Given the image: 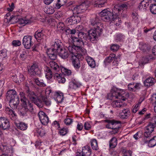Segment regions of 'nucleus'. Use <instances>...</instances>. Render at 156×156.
Here are the masks:
<instances>
[{
	"label": "nucleus",
	"instance_id": "09e8293b",
	"mask_svg": "<svg viewBox=\"0 0 156 156\" xmlns=\"http://www.w3.org/2000/svg\"><path fill=\"white\" fill-rule=\"evenodd\" d=\"M119 6L121 11L123 12L127 9L128 7L130 6V5L128 2H126Z\"/></svg>",
	"mask_w": 156,
	"mask_h": 156
},
{
	"label": "nucleus",
	"instance_id": "1a4fd4ad",
	"mask_svg": "<svg viewBox=\"0 0 156 156\" xmlns=\"http://www.w3.org/2000/svg\"><path fill=\"white\" fill-rule=\"evenodd\" d=\"M0 150L8 155H12L13 152V148L11 146H8L5 143H2L0 144Z\"/></svg>",
	"mask_w": 156,
	"mask_h": 156
},
{
	"label": "nucleus",
	"instance_id": "f03ea898",
	"mask_svg": "<svg viewBox=\"0 0 156 156\" xmlns=\"http://www.w3.org/2000/svg\"><path fill=\"white\" fill-rule=\"evenodd\" d=\"M124 93V92L123 90L114 87L112 89L110 93L108 95V99H110L117 98L124 101L126 98L122 95Z\"/></svg>",
	"mask_w": 156,
	"mask_h": 156
},
{
	"label": "nucleus",
	"instance_id": "5701e85b",
	"mask_svg": "<svg viewBox=\"0 0 156 156\" xmlns=\"http://www.w3.org/2000/svg\"><path fill=\"white\" fill-rule=\"evenodd\" d=\"M30 107L28 106H22V108L20 111L19 114L21 116L24 117L27 115V113L29 110L31 112L34 110H31Z\"/></svg>",
	"mask_w": 156,
	"mask_h": 156
},
{
	"label": "nucleus",
	"instance_id": "a878e982",
	"mask_svg": "<svg viewBox=\"0 0 156 156\" xmlns=\"http://www.w3.org/2000/svg\"><path fill=\"white\" fill-rule=\"evenodd\" d=\"M38 70V68L37 65L35 63L34 64L30 66V68L28 69V71L31 75H35L38 74V73H37Z\"/></svg>",
	"mask_w": 156,
	"mask_h": 156
},
{
	"label": "nucleus",
	"instance_id": "e2e57ef3",
	"mask_svg": "<svg viewBox=\"0 0 156 156\" xmlns=\"http://www.w3.org/2000/svg\"><path fill=\"white\" fill-rule=\"evenodd\" d=\"M12 44L15 47L20 46L21 44V42L18 40H14L12 42Z\"/></svg>",
	"mask_w": 156,
	"mask_h": 156
},
{
	"label": "nucleus",
	"instance_id": "2f4dec72",
	"mask_svg": "<svg viewBox=\"0 0 156 156\" xmlns=\"http://www.w3.org/2000/svg\"><path fill=\"white\" fill-rule=\"evenodd\" d=\"M153 59V58H152L150 55L147 56L145 57H143L139 62V65L140 66H143L146 64L148 63L150 59Z\"/></svg>",
	"mask_w": 156,
	"mask_h": 156
},
{
	"label": "nucleus",
	"instance_id": "412c9836",
	"mask_svg": "<svg viewBox=\"0 0 156 156\" xmlns=\"http://www.w3.org/2000/svg\"><path fill=\"white\" fill-rule=\"evenodd\" d=\"M47 55L51 59L54 60L57 58L58 51L51 48L48 49L47 51Z\"/></svg>",
	"mask_w": 156,
	"mask_h": 156
},
{
	"label": "nucleus",
	"instance_id": "680f3d73",
	"mask_svg": "<svg viewBox=\"0 0 156 156\" xmlns=\"http://www.w3.org/2000/svg\"><path fill=\"white\" fill-rule=\"evenodd\" d=\"M63 94L62 93H60L57 95L56 97L57 100L59 102H62L63 99Z\"/></svg>",
	"mask_w": 156,
	"mask_h": 156
},
{
	"label": "nucleus",
	"instance_id": "7c9ffc66",
	"mask_svg": "<svg viewBox=\"0 0 156 156\" xmlns=\"http://www.w3.org/2000/svg\"><path fill=\"white\" fill-rule=\"evenodd\" d=\"M44 71L46 78L48 80H50L54 75L51 69L48 67H46Z\"/></svg>",
	"mask_w": 156,
	"mask_h": 156
},
{
	"label": "nucleus",
	"instance_id": "b1692460",
	"mask_svg": "<svg viewBox=\"0 0 156 156\" xmlns=\"http://www.w3.org/2000/svg\"><path fill=\"white\" fill-rule=\"evenodd\" d=\"M49 65L50 67L54 70L55 73L60 72L61 68L55 62L53 61H50L49 62Z\"/></svg>",
	"mask_w": 156,
	"mask_h": 156
},
{
	"label": "nucleus",
	"instance_id": "c9c22d12",
	"mask_svg": "<svg viewBox=\"0 0 156 156\" xmlns=\"http://www.w3.org/2000/svg\"><path fill=\"white\" fill-rule=\"evenodd\" d=\"M139 48L144 52H147L151 49L150 46L148 44H147L143 43H141L140 44Z\"/></svg>",
	"mask_w": 156,
	"mask_h": 156
},
{
	"label": "nucleus",
	"instance_id": "6e6552de",
	"mask_svg": "<svg viewBox=\"0 0 156 156\" xmlns=\"http://www.w3.org/2000/svg\"><path fill=\"white\" fill-rule=\"evenodd\" d=\"M20 101L22 103V106H28L30 107L31 110H34L33 104L30 102L26 97L25 94L23 92H20Z\"/></svg>",
	"mask_w": 156,
	"mask_h": 156
},
{
	"label": "nucleus",
	"instance_id": "c03bdc74",
	"mask_svg": "<svg viewBox=\"0 0 156 156\" xmlns=\"http://www.w3.org/2000/svg\"><path fill=\"white\" fill-rule=\"evenodd\" d=\"M35 82L38 86L40 87H44L46 86L44 81L40 79L37 78L35 79Z\"/></svg>",
	"mask_w": 156,
	"mask_h": 156
},
{
	"label": "nucleus",
	"instance_id": "423d86ee",
	"mask_svg": "<svg viewBox=\"0 0 156 156\" xmlns=\"http://www.w3.org/2000/svg\"><path fill=\"white\" fill-rule=\"evenodd\" d=\"M83 47H77L75 46H69L68 49L70 53L73 54H77L80 55L81 58L83 55H85L87 54V51L86 49L83 48Z\"/></svg>",
	"mask_w": 156,
	"mask_h": 156
},
{
	"label": "nucleus",
	"instance_id": "9d476101",
	"mask_svg": "<svg viewBox=\"0 0 156 156\" xmlns=\"http://www.w3.org/2000/svg\"><path fill=\"white\" fill-rule=\"evenodd\" d=\"M32 37L30 36H24L23 39V44L24 47L27 49H29L33 44L31 41Z\"/></svg>",
	"mask_w": 156,
	"mask_h": 156
},
{
	"label": "nucleus",
	"instance_id": "9b49d317",
	"mask_svg": "<svg viewBox=\"0 0 156 156\" xmlns=\"http://www.w3.org/2000/svg\"><path fill=\"white\" fill-rule=\"evenodd\" d=\"M5 113L8 115L9 118L12 120L16 121L17 119V116L15 112L9 107L5 109Z\"/></svg>",
	"mask_w": 156,
	"mask_h": 156
},
{
	"label": "nucleus",
	"instance_id": "aec40b11",
	"mask_svg": "<svg viewBox=\"0 0 156 156\" xmlns=\"http://www.w3.org/2000/svg\"><path fill=\"white\" fill-rule=\"evenodd\" d=\"M19 98L18 97L9 101V105L13 109H16L19 104Z\"/></svg>",
	"mask_w": 156,
	"mask_h": 156
},
{
	"label": "nucleus",
	"instance_id": "4c0bfd02",
	"mask_svg": "<svg viewBox=\"0 0 156 156\" xmlns=\"http://www.w3.org/2000/svg\"><path fill=\"white\" fill-rule=\"evenodd\" d=\"M112 105L114 108H122L123 107L124 105L122 101H119V100L114 101L112 102Z\"/></svg>",
	"mask_w": 156,
	"mask_h": 156
},
{
	"label": "nucleus",
	"instance_id": "bf43d9fd",
	"mask_svg": "<svg viewBox=\"0 0 156 156\" xmlns=\"http://www.w3.org/2000/svg\"><path fill=\"white\" fill-rule=\"evenodd\" d=\"M68 129L66 128L63 127L59 131V133L60 135L64 136L66 135L68 132Z\"/></svg>",
	"mask_w": 156,
	"mask_h": 156
},
{
	"label": "nucleus",
	"instance_id": "3c124183",
	"mask_svg": "<svg viewBox=\"0 0 156 156\" xmlns=\"http://www.w3.org/2000/svg\"><path fill=\"white\" fill-rule=\"evenodd\" d=\"M40 98H42V100L44 102L45 104L47 106H49L51 105V102L47 99V97L41 94L39 96Z\"/></svg>",
	"mask_w": 156,
	"mask_h": 156
},
{
	"label": "nucleus",
	"instance_id": "a19ab883",
	"mask_svg": "<svg viewBox=\"0 0 156 156\" xmlns=\"http://www.w3.org/2000/svg\"><path fill=\"white\" fill-rule=\"evenodd\" d=\"M107 0H94L95 7H102Z\"/></svg>",
	"mask_w": 156,
	"mask_h": 156
},
{
	"label": "nucleus",
	"instance_id": "cd10ccee",
	"mask_svg": "<svg viewBox=\"0 0 156 156\" xmlns=\"http://www.w3.org/2000/svg\"><path fill=\"white\" fill-rule=\"evenodd\" d=\"M59 56L63 59L67 58L69 56V53L67 50L62 48L58 52Z\"/></svg>",
	"mask_w": 156,
	"mask_h": 156
},
{
	"label": "nucleus",
	"instance_id": "13d9d810",
	"mask_svg": "<svg viewBox=\"0 0 156 156\" xmlns=\"http://www.w3.org/2000/svg\"><path fill=\"white\" fill-rule=\"evenodd\" d=\"M152 132L145 130L144 133V136L145 137V138L144 139V141L146 140H146L147 138L150 139V138L151 137L152 135Z\"/></svg>",
	"mask_w": 156,
	"mask_h": 156
},
{
	"label": "nucleus",
	"instance_id": "4be33fe9",
	"mask_svg": "<svg viewBox=\"0 0 156 156\" xmlns=\"http://www.w3.org/2000/svg\"><path fill=\"white\" fill-rule=\"evenodd\" d=\"M6 97L8 100L9 101L17 97L16 91L14 90H8L6 94Z\"/></svg>",
	"mask_w": 156,
	"mask_h": 156
},
{
	"label": "nucleus",
	"instance_id": "69168bd1",
	"mask_svg": "<svg viewBox=\"0 0 156 156\" xmlns=\"http://www.w3.org/2000/svg\"><path fill=\"white\" fill-rule=\"evenodd\" d=\"M119 47L117 44H112L111 46V49L113 51H116L119 49Z\"/></svg>",
	"mask_w": 156,
	"mask_h": 156
},
{
	"label": "nucleus",
	"instance_id": "79ce46f5",
	"mask_svg": "<svg viewBox=\"0 0 156 156\" xmlns=\"http://www.w3.org/2000/svg\"><path fill=\"white\" fill-rule=\"evenodd\" d=\"M91 147L93 150H97L98 149V147L97 140L95 139L91 140L90 141Z\"/></svg>",
	"mask_w": 156,
	"mask_h": 156
},
{
	"label": "nucleus",
	"instance_id": "72a5a7b5",
	"mask_svg": "<svg viewBox=\"0 0 156 156\" xmlns=\"http://www.w3.org/2000/svg\"><path fill=\"white\" fill-rule=\"evenodd\" d=\"M86 60L89 66L91 68H94L96 66L94 60L91 57L87 56L86 58Z\"/></svg>",
	"mask_w": 156,
	"mask_h": 156
},
{
	"label": "nucleus",
	"instance_id": "0eeeda50",
	"mask_svg": "<svg viewBox=\"0 0 156 156\" xmlns=\"http://www.w3.org/2000/svg\"><path fill=\"white\" fill-rule=\"evenodd\" d=\"M71 53V59L74 67L76 70H78L80 67V59L81 58V55L77 54Z\"/></svg>",
	"mask_w": 156,
	"mask_h": 156
},
{
	"label": "nucleus",
	"instance_id": "ea45409f",
	"mask_svg": "<svg viewBox=\"0 0 156 156\" xmlns=\"http://www.w3.org/2000/svg\"><path fill=\"white\" fill-rule=\"evenodd\" d=\"M81 84L79 83L76 81H73L70 83L69 86L70 88L76 89L80 87Z\"/></svg>",
	"mask_w": 156,
	"mask_h": 156
},
{
	"label": "nucleus",
	"instance_id": "37998d69",
	"mask_svg": "<svg viewBox=\"0 0 156 156\" xmlns=\"http://www.w3.org/2000/svg\"><path fill=\"white\" fill-rule=\"evenodd\" d=\"M117 141L116 138L113 137L109 141V146L111 148H114L117 145Z\"/></svg>",
	"mask_w": 156,
	"mask_h": 156
},
{
	"label": "nucleus",
	"instance_id": "4d7b16f0",
	"mask_svg": "<svg viewBox=\"0 0 156 156\" xmlns=\"http://www.w3.org/2000/svg\"><path fill=\"white\" fill-rule=\"evenodd\" d=\"M150 9L151 12L154 14H156V4H152L150 5Z\"/></svg>",
	"mask_w": 156,
	"mask_h": 156
},
{
	"label": "nucleus",
	"instance_id": "ddd939ff",
	"mask_svg": "<svg viewBox=\"0 0 156 156\" xmlns=\"http://www.w3.org/2000/svg\"><path fill=\"white\" fill-rule=\"evenodd\" d=\"M10 127L9 122L5 117L0 118V128L3 130L9 129Z\"/></svg>",
	"mask_w": 156,
	"mask_h": 156
},
{
	"label": "nucleus",
	"instance_id": "58836bf2",
	"mask_svg": "<svg viewBox=\"0 0 156 156\" xmlns=\"http://www.w3.org/2000/svg\"><path fill=\"white\" fill-rule=\"evenodd\" d=\"M89 4L90 3L89 2L87 1H86L80 5V7L79 9H80L84 12L88 7Z\"/></svg>",
	"mask_w": 156,
	"mask_h": 156
},
{
	"label": "nucleus",
	"instance_id": "2eb2a0df",
	"mask_svg": "<svg viewBox=\"0 0 156 156\" xmlns=\"http://www.w3.org/2000/svg\"><path fill=\"white\" fill-rule=\"evenodd\" d=\"M44 32V30L41 29L38 30L35 32L34 36L37 41H41L46 37Z\"/></svg>",
	"mask_w": 156,
	"mask_h": 156
},
{
	"label": "nucleus",
	"instance_id": "f257e3e1",
	"mask_svg": "<svg viewBox=\"0 0 156 156\" xmlns=\"http://www.w3.org/2000/svg\"><path fill=\"white\" fill-rule=\"evenodd\" d=\"M95 31L93 30H89L88 32V35L83 32H79L78 35V37H74L73 38V40L74 44L76 45H71V46H77V47H83L84 44V41H86L88 42L90 41L93 43L98 39V36L99 35V32H95Z\"/></svg>",
	"mask_w": 156,
	"mask_h": 156
},
{
	"label": "nucleus",
	"instance_id": "49530a36",
	"mask_svg": "<svg viewBox=\"0 0 156 156\" xmlns=\"http://www.w3.org/2000/svg\"><path fill=\"white\" fill-rule=\"evenodd\" d=\"M19 24L22 25L23 26H25L26 24L30 23L31 22L30 20H28L26 18L20 19L19 20Z\"/></svg>",
	"mask_w": 156,
	"mask_h": 156
},
{
	"label": "nucleus",
	"instance_id": "0e129e2a",
	"mask_svg": "<svg viewBox=\"0 0 156 156\" xmlns=\"http://www.w3.org/2000/svg\"><path fill=\"white\" fill-rule=\"evenodd\" d=\"M51 91V90L50 88H46L44 92L46 95L45 96L46 97L49 95H51L52 93Z\"/></svg>",
	"mask_w": 156,
	"mask_h": 156
},
{
	"label": "nucleus",
	"instance_id": "6ab92c4d",
	"mask_svg": "<svg viewBox=\"0 0 156 156\" xmlns=\"http://www.w3.org/2000/svg\"><path fill=\"white\" fill-rule=\"evenodd\" d=\"M53 77L59 83H64L66 80L63 74H61L59 73H54Z\"/></svg>",
	"mask_w": 156,
	"mask_h": 156
},
{
	"label": "nucleus",
	"instance_id": "bb28decb",
	"mask_svg": "<svg viewBox=\"0 0 156 156\" xmlns=\"http://www.w3.org/2000/svg\"><path fill=\"white\" fill-rule=\"evenodd\" d=\"M67 2V0H56L54 3L53 6L55 9H58L64 5Z\"/></svg>",
	"mask_w": 156,
	"mask_h": 156
},
{
	"label": "nucleus",
	"instance_id": "774afa93",
	"mask_svg": "<svg viewBox=\"0 0 156 156\" xmlns=\"http://www.w3.org/2000/svg\"><path fill=\"white\" fill-rule=\"evenodd\" d=\"M64 122L66 125H69L72 123L73 119L69 118H66L64 120Z\"/></svg>",
	"mask_w": 156,
	"mask_h": 156
},
{
	"label": "nucleus",
	"instance_id": "de8ad7c7",
	"mask_svg": "<svg viewBox=\"0 0 156 156\" xmlns=\"http://www.w3.org/2000/svg\"><path fill=\"white\" fill-rule=\"evenodd\" d=\"M28 53V50H24L22 51L20 55V58L22 60H24L27 58Z\"/></svg>",
	"mask_w": 156,
	"mask_h": 156
},
{
	"label": "nucleus",
	"instance_id": "6e6d98bb",
	"mask_svg": "<svg viewBox=\"0 0 156 156\" xmlns=\"http://www.w3.org/2000/svg\"><path fill=\"white\" fill-rule=\"evenodd\" d=\"M150 100V102L153 106L156 105V94H153Z\"/></svg>",
	"mask_w": 156,
	"mask_h": 156
},
{
	"label": "nucleus",
	"instance_id": "864d4df0",
	"mask_svg": "<svg viewBox=\"0 0 156 156\" xmlns=\"http://www.w3.org/2000/svg\"><path fill=\"white\" fill-rule=\"evenodd\" d=\"M111 21H114V24L116 26H119L121 23L120 19L118 16H113V19H112Z\"/></svg>",
	"mask_w": 156,
	"mask_h": 156
},
{
	"label": "nucleus",
	"instance_id": "a18cd8bd",
	"mask_svg": "<svg viewBox=\"0 0 156 156\" xmlns=\"http://www.w3.org/2000/svg\"><path fill=\"white\" fill-rule=\"evenodd\" d=\"M155 127V124L153 122H150L146 127L145 130L152 133L154 131V128Z\"/></svg>",
	"mask_w": 156,
	"mask_h": 156
},
{
	"label": "nucleus",
	"instance_id": "7ed1b4c3",
	"mask_svg": "<svg viewBox=\"0 0 156 156\" xmlns=\"http://www.w3.org/2000/svg\"><path fill=\"white\" fill-rule=\"evenodd\" d=\"M101 16L99 15V16H96L95 17L92 18L91 20V23L92 25L93 26L96 25L97 27L94 28L93 29H91L90 30H93L95 31V32H99V35L98 36V38L99 36L102 32V26L103 24L101 23Z\"/></svg>",
	"mask_w": 156,
	"mask_h": 156
},
{
	"label": "nucleus",
	"instance_id": "393cba45",
	"mask_svg": "<svg viewBox=\"0 0 156 156\" xmlns=\"http://www.w3.org/2000/svg\"><path fill=\"white\" fill-rule=\"evenodd\" d=\"M152 0H143L140 4L138 8L140 10L146 9L151 3Z\"/></svg>",
	"mask_w": 156,
	"mask_h": 156
},
{
	"label": "nucleus",
	"instance_id": "4468645a",
	"mask_svg": "<svg viewBox=\"0 0 156 156\" xmlns=\"http://www.w3.org/2000/svg\"><path fill=\"white\" fill-rule=\"evenodd\" d=\"M130 112L129 108H124L119 113V117L122 119H127L130 115Z\"/></svg>",
	"mask_w": 156,
	"mask_h": 156
},
{
	"label": "nucleus",
	"instance_id": "8fccbe9b",
	"mask_svg": "<svg viewBox=\"0 0 156 156\" xmlns=\"http://www.w3.org/2000/svg\"><path fill=\"white\" fill-rule=\"evenodd\" d=\"M44 11L46 14H50L54 13L55 11L54 9L50 6H47L44 9Z\"/></svg>",
	"mask_w": 156,
	"mask_h": 156
},
{
	"label": "nucleus",
	"instance_id": "c756f323",
	"mask_svg": "<svg viewBox=\"0 0 156 156\" xmlns=\"http://www.w3.org/2000/svg\"><path fill=\"white\" fill-rule=\"evenodd\" d=\"M145 143H148V146L149 147H152L156 145V136H154L152 138L148 140H145Z\"/></svg>",
	"mask_w": 156,
	"mask_h": 156
},
{
	"label": "nucleus",
	"instance_id": "f3484780",
	"mask_svg": "<svg viewBox=\"0 0 156 156\" xmlns=\"http://www.w3.org/2000/svg\"><path fill=\"white\" fill-rule=\"evenodd\" d=\"M81 20L80 17L78 16H72L68 18L66 22H68L70 24H73L79 23Z\"/></svg>",
	"mask_w": 156,
	"mask_h": 156
},
{
	"label": "nucleus",
	"instance_id": "5fc2aeb1",
	"mask_svg": "<svg viewBox=\"0 0 156 156\" xmlns=\"http://www.w3.org/2000/svg\"><path fill=\"white\" fill-rule=\"evenodd\" d=\"M64 73L65 75L67 76H69L71 74V71L70 70L64 68H61V70L60 71Z\"/></svg>",
	"mask_w": 156,
	"mask_h": 156
},
{
	"label": "nucleus",
	"instance_id": "e433bc0d",
	"mask_svg": "<svg viewBox=\"0 0 156 156\" xmlns=\"http://www.w3.org/2000/svg\"><path fill=\"white\" fill-rule=\"evenodd\" d=\"M121 12L119 5H115L113 9L112 13L113 14V16L115 17L120 15Z\"/></svg>",
	"mask_w": 156,
	"mask_h": 156
},
{
	"label": "nucleus",
	"instance_id": "052dcab7",
	"mask_svg": "<svg viewBox=\"0 0 156 156\" xmlns=\"http://www.w3.org/2000/svg\"><path fill=\"white\" fill-rule=\"evenodd\" d=\"M37 133L38 135L41 137L44 136L45 133V130L41 128L38 129L37 130Z\"/></svg>",
	"mask_w": 156,
	"mask_h": 156
},
{
	"label": "nucleus",
	"instance_id": "473e14b6",
	"mask_svg": "<svg viewBox=\"0 0 156 156\" xmlns=\"http://www.w3.org/2000/svg\"><path fill=\"white\" fill-rule=\"evenodd\" d=\"M15 124L18 129L22 130H26L27 128V124L22 122L17 123L15 122Z\"/></svg>",
	"mask_w": 156,
	"mask_h": 156
},
{
	"label": "nucleus",
	"instance_id": "a211bd4d",
	"mask_svg": "<svg viewBox=\"0 0 156 156\" xmlns=\"http://www.w3.org/2000/svg\"><path fill=\"white\" fill-rule=\"evenodd\" d=\"M115 55L114 54H111L108 57L105 58L104 62L106 63H110L112 62L113 59H114L113 64V65H117L118 64V62L116 61V59L118 58V56L115 57Z\"/></svg>",
	"mask_w": 156,
	"mask_h": 156
},
{
	"label": "nucleus",
	"instance_id": "603ef678",
	"mask_svg": "<svg viewBox=\"0 0 156 156\" xmlns=\"http://www.w3.org/2000/svg\"><path fill=\"white\" fill-rule=\"evenodd\" d=\"M7 51L6 49H3L0 51V58L3 59L7 57Z\"/></svg>",
	"mask_w": 156,
	"mask_h": 156
},
{
	"label": "nucleus",
	"instance_id": "338daca9",
	"mask_svg": "<svg viewBox=\"0 0 156 156\" xmlns=\"http://www.w3.org/2000/svg\"><path fill=\"white\" fill-rule=\"evenodd\" d=\"M119 128V127L118 126H117L115 127H112V130L111 131L110 133L111 134H115L118 132Z\"/></svg>",
	"mask_w": 156,
	"mask_h": 156
},
{
	"label": "nucleus",
	"instance_id": "20e7f679",
	"mask_svg": "<svg viewBox=\"0 0 156 156\" xmlns=\"http://www.w3.org/2000/svg\"><path fill=\"white\" fill-rule=\"evenodd\" d=\"M26 95L30 101L33 102L38 107L42 108L43 106V102L33 92L29 90V89L26 91Z\"/></svg>",
	"mask_w": 156,
	"mask_h": 156
},
{
	"label": "nucleus",
	"instance_id": "f704fd0d",
	"mask_svg": "<svg viewBox=\"0 0 156 156\" xmlns=\"http://www.w3.org/2000/svg\"><path fill=\"white\" fill-rule=\"evenodd\" d=\"M155 82V80L153 78L149 77L146 79L144 81L145 86L149 87L152 85Z\"/></svg>",
	"mask_w": 156,
	"mask_h": 156
},
{
	"label": "nucleus",
	"instance_id": "c85d7f7f",
	"mask_svg": "<svg viewBox=\"0 0 156 156\" xmlns=\"http://www.w3.org/2000/svg\"><path fill=\"white\" fill-rule=\"evenodd\" d=\"M105 122L108 123L106 125V127L108 129H112V126H111V124L112 126H115L120 123L119 121H115L114 120H105Z\"/></svg>",
	"mask_w": 156,
	"mask_h": 156
},
{
	"label": "nucleus",
	"instance_id": "dca6fc26",
	"mask_svg": "<svg viewBox=\"0 0 156 156\" xmlns=\"http://www.w3.org/2000/svg\"><path fill=\"white\" fill-rule=\"evenodd\" d=\"M62 44L60 40L58 39H56L54 42V44L51 46V48L58 52L63 48Z\"/></svg>",
	"mask_w": 156,
	"mask_h": 156
},
{
	"label": "nucleus",
	"instance_id": "39448f33",
	"mask_svg": "<svg viewBox=\"0 0 156 156\" xmlns=\"http://www.w3.org/2000/svg\"><path fill=\"white\" fill-rule=\"evenodd\" d=\"M101 20L109 22L113 19V14L107 9H104L99 14Z\"/></svg>",
	"mask_w": 156,
	"mask_h": 156
},
{
	"label": "nucleus",
	"instance_id": "f8f14e48",
	"mask_svg": "<svg viewBox=\"0 0 156 156\" xmlns=\"http://www.w3.org/2000/svg\"><path fill=\"white\" fill-rule=\"evenodd\" d=\"M38 115L42 124L46 125L48 124L49 122V118L44 112L42 111L39 112Z\"/></svg>",
	"mask_w": 156,
	"mask_h": 156
}]
</instances>
